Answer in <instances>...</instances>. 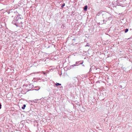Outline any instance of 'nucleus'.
<instances>
[{
  "instance_id": "nucleus-10",
  "label": "nucleus",
  "mask_w": 132,
  "mask_h": 132,
  "mask_svg": "<svg viewBox=\"0 0 132 132\" xmlns=\"http://www.w3.org/2000/svg\"><path fill=\"white\" fill-rule=\"evenodd\" d=\"M61 85V84H59V83H57V82H56V84H55V85L56 86H59V85Z\"/></svg>"
},
{
  "instance_id": "nucleus-4",
  "label": "nucleus",
  "mask_w": 132,
  "mask_h": 132,
  "mask_svg": "<svg viewBox=\"0 0 132 132\" xmlns=\"http://www.w3.org/2000/svg\"><path fill=\"white\" fill-rule=\"evenodd\" d=\"M81 64H82V61H80L77 62H76V64L72 65L71 66V67H74V66H77Z\"/></svg>"
},
{
  "instance_id": "nucleus-12",
  "label": "nucleus",
  "mask_w": 132,
  "mask_h": 132,
  "mask_svg": "<svg viewBox=\"0 0 132 132\" xmlns=\"http://www.w3.org/2000/svg\"><path fill=\"white\" fill-rule=\"evenodd\" d=\"M65 4L64 3H63L62 4V5L61 6V7L62 8H63L64 6H65Z\"/></svg>"
},
{
  "instance_id": "nucleus-1",
  "label": "nucleus",
  "mask_w": 132,
  "mask_h": 132,
  "mask_svg": "<svg viewBox=\"0 0 132 132\" xmlns=\"http://www.w3.org/2000/svg\"><path fill=\"white\" fill-rule=\"evenodd\" d=\"M127 0H117V5L123 6L126 4L127 3Z\"/></svg>"
},
{
  "instance_id": "nucleus-20",
  "label": "nucleus",
  "mask_w": 132,
  "mask_h": 132,
  "mask_svg": "<svg viewBox=\"0 0 132 132\" xmlns=\"http://www.w3.org/2000/svg\"><path fill=\"white\" fill-rule=\"evenodd\" d=\"M60 88H63V87L62 86H61V87H60Z\"/></svg>"
},
{
  "instance_id": "nucleus-13",
  "label": "nucleus",
  "mask_w": 132,
  "mask_h": 132,
  "mask_svg": "<svg viewBox=\"0 0 132 132\" xmlns=\"http://www.w3.org/2000/svg\"><path fill=\"white\" fill-rule=\"evenodd\" d=\"M128 31V29H126L125 30V32L126 33Z\"/></svg>"
},
{
  "instance_id": "nucleus-15",
  "label": "nucleus",
  "mask_w": 132,
  "mask_h": 132,
  "mask_svg": "<svg viewBox=\"0 0 132 132\" xmlns=\"http://www.w3.org/2000/svg\"><path fill=\"white\" fill-rule=\"evenodd\" d=\"M86 46H89L88 45V43H87V45H85L84 46H85V47H86Z\"/></svg>"
},
{
  "instance_id": "nucleus-17",
  "label": "nucleus",
  "mask_w": 132,
  "mask_h": 132,
  "mask_svg": "<svg viewBox=\"0 0 132 132\" xmlns=\"http://www.w3.org/2000/svg\"><path fill=\"white\" fill-rule=\"evenodd\" d=\"M22 19V18L21 17H19L18 18V19Z\"/></svg>"
},
{
  "instance_id": "nucleus-16",
  "label": "nucleus",
  "mask_w": 132,
  "mask_h": 132,
  "mask_svg": "<svg viewBox=\"0 0 132 132\" xmlns=\"http://www.w3.org/2000/svg\"><path fill=\"white\" fill-rule=\"evenodd\" d=\"M2 105L1 103H0V109L1 108Z\"/></svg>"
},
{
  "instance_id": "nucleus-7",
  "label": "nucleus",
  "mask_w": 132,
  "mask_h": 132,
  "mask_svg": "<svg viewBox=\"0 0 132 132\" xmlns=\"http://www.w3.org/2000/svg\"><path fill=\"white\" fill-rule=\"evenodd\" d=\"M88 8V6L87 5L85 6L84 8V10L85 11H87Z\"/></svg>"
},
{
  "instance_id": "nucleus-9",
  "label": "nucleus",
  "mask_w": 132,
  "mask_h": 132,
  "mask_svg": "<svg viewBox=\"0 0 132 132\" xmlns=\"http://www.w3.org/2000/svg\"><path fill=\"white\" fill-rule=\"evenodd\" d=\"M26 107V105L25 104H24L23 105V106L21 108L24 110L25 109V108Z\"/></svg>"
},
{
  "instance_id": "nucleus-21",
  "label": "nucleus",
  "mask_w": 132,
  "mask_h": 132,
  "mask_svg": "<svg viewBox=\"0 0 132 132\" xmlns=\"http://www.w3.org/2000/svg\"><path fill=\"white\" fill-rule=\"evenodd\" d=\"M95 68L96 69V70H97V69H96V67H95Z\"/></svg>"
},
{
  "instance_id": "nucleus-8",
  "label": "nucleus",
  "mask_w": 132,
  "mask_h": 132,
  "mask_svg": "<svg viewBox=\"0 0 132 132\" xmlns=\"http://www.w3.org/2000/svg\"><path fill=\"white\" fill-rule=\"evenodd\" d=\"M35 88H36L35 90H38L40 88V87L39 86H36L35 87Z\"/></svg>"
},
{
  "instance_id": "nucleus-3",
  "label": "nucleus",
  "mask_w": 132,
  "mask_h": 132,
  "mask_svg": "<svg viewBox=\"0 0 132 132\" xmlns=\"http://www.w3.org/2000/svg\"><path fill=\"white\" fill-rule=\"evenodd\" d=\"M18 16V15H17V17H15L14 18V19L13 20L12 22V23L15 25L17 27H18L19 26L18 24L17 23V21H18L17 19V17Z\"/></svg>"
},
{
  "instance_id": "nucleus-18",
  "label": "nucleus",
  "mask_w": 132,
  "mask_h": 132,
  "mask_svg": "<svg viewBox=\"0 0 132 132\" xmlns=\"http://www.w3.org/2000/svg\"><path fill=\"white\" fill-rule=\"evenodd\" d=\"M21 23V24H22L23 23L22 22H21L20 23Z\"/></svg>"
},
{
  "instance_id": "nucleus-19",
  "label": "nucleus",
  "mask_w": 132,
  "mask_h": 132,
  "mask_svg": "<svg viewBox=\"0 0 132 132\" xmlns=\"http://www.w3.org/2000/svg\"><path fill=\"white\" fill-rule=\"evenodd\" d=\"M100 13H97V15L99 16V15Z\"/></svg>"
},
{
  "instance_id": "nucleus-6",
  "label": "nucleus",
  "mask_w": 132,
  "mask_h": 132,
  "mask_svg": "<svg viewBox=\"0 0 132 132\" xmlns=\"http://www.w3.org/2000/svg\"><path fill=\"white\" fill-rule=\"evenodd\" d=\"M29 87L30 85L27 86V87L26 89H27V92L29 91V90H30L31 89V88H29V89L28 88Z\"/></svg>"
},
{
  "instance_id": "nucleus-5",
  "label": "nucleus",
  "mask_w": 132,
  "mask_h": 132,
  "mask_svg": "<svg viewBox=\"0 0 132 132\" xmlns=\"http://www.w3.org/2000/svg\"><path fill=\"white\" fill-rule=\"evenodd\" d=\"M109 14L108 13H107V14L104 15L103 18L105 19H106V20H108L109 19Z\"/></svg>"
},
{
  "instance_id": "nucleus-11",
  "label": "nucleus",
  "mask_w": 132,
  "mask_h": 132,
  "mask_svg": "<svg viewBox=\"0 0 132 132\" xmlns=\"http://www.w3.org/2000/svg\"><path fill=\"white\" fill-rule=\"evenodd\" d=\"M61 27L62 28H65V26L64 24H62L61 25Z\"/></svg>"
},
{
  "instance_id": "nucleus-2",
  "label": "nucleus",
  "mask_w": 132,
  "mask_h": 132,
  "mask_svg": "<svg viewBox=\"0 0 132 132\" xmlns=\"http://www.w3.org/2000/svg\"><path fill=\"white\" fill-rule=\"evenodd\" d=\"M8 14H9L10 16L12 18H13V17H17V15L16 16L17 12L16 11H14V10H11L7 12Z\"/></svg>"
},
{
  "instance_id": "nucleus-14",
  "label": "nucleus",
  "mask_w": 132,
  "mask_h": 132,
  "mask_svg": "<svg viewBox=\"0 0 132 132\" xmlns=\"http://www.w3.org/2000/svg\"><path fill=\"white\" fill-rule=\"evenodd\" d=\"M35 64H36V65H34V64H33V66H36L38 65V64L37 63V62H35Z\"/></svg>"
}]
</instances>
